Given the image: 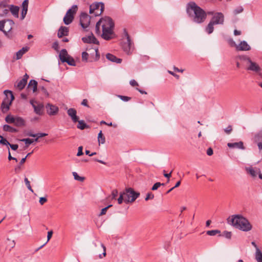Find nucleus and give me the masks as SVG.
<instances>
[{
  "mask_svg": "<svg viewBox=\"0 0 262 262\" xmlns=\"http://www.w3.org/2000/svg\"><path fill=\"white\" fill-rule=\"evenodd\" d=\"M124 197L125 193H124V191H123L120 193L119 197L117 199V202L119 204H121L123 201H124Z\"/></svg>",
  "mask_w": 262,
  "mask_h": 262,
  "instance_id": "nucleus-44",
  "label": "nucleus"
},
{
  "mask_svg": "<svg viewBox=\"0 0 262 262\" xmlns=\"http://www.w3.org/2000/svg\"><path fill=\"white\" fill-rule=\"evenodd\" d=\"M78 124L77 125V128L83 130L85 128H88L89 127V125H88L83 120H79L77 121Z\"/></svg>",
  "mask_w": 262,
  "mask_h": 262,
  "instance_id": "nucleus-34",
  "label": "nucleus"
},
{
  "mask_svg": "<svg viewBox=\"0 0 262 262\" xmlns=\"http://www.w3.org/2000/svg\"><path fill=\"white\" fill-rule=\"evenodd\" d=\"M30 104L33 106L35 113L39 115H42V110L43 108V105L41 103H39L37 105L34 104V101L33 100L30 101Z\"/></svg>",
  "mask_w": 262,
  "mask_h": 262,
  "instance_id": "nucleus-20",
  "label": "nucleus"
},
{
  "mask_svg": "<svg viewBox=\"0 0 262 262\" xmlns=\"http://www.w3.org/2000/svg\"><path fill=\"white\" fill-rule=\"evenodd\" d=\"M53 235V231H48V235H47V241L46 243H45L44 244H43L42 245H41V246H40L37 250L36 251H38L39 250V249H41L48 242V241L51 239L52 236Z\"/></svg>",
  "mask_w": 262,
  "mask_h": 262,
  "instance_id": "nucleus-43",
  "label": "nucleus"
},
{
  "mask_svg": "<svg viewBox=\"0 0 262 262\" xmlns=\"http://www.w3.org/2000/svg\"><path fill=\"white\" fill-rule=\"evenodd\" d=\"M29 50V48L28 47H23L21 49L19 50L16 53V59H20L23 55L27 52Z\"/></svg>",
  "mask_w": 262,
  "mask_h": 262,
  "instance_id": "nucleus-27",
  "label": "nucleus"
},
{
  "mask_svg": "<svg viewBox=\"0 0 262 262\" xmlns=\"http://www.w3.org/2000/svg\"><path fill=\"white\" fill-rule=\"evenodd\" d=\"M251 49L250 46L246 41H242L236 46L237 51H249Z\"/></svg>",
  "mask_w": 262,
  "mask_h": 262,
  "instance_id": "nucleus-22",
  "label": "nucleus"
},
{
  "mask_svg": "<svg viewBox=\"0 0 262 262\" xmlns=\"http://www.w3.org/2000/svg\"><path fill=\"white\" fill-rule=\"evenodd\" d=\"M70 55H68V52L66 49H62L59 55V59L62 62H64V60H66L68 56Z\"/></svg>",
  "mask_w": 262,
  "mask_h": 262,
  "instance_id": "nucleus-26",
  "label": "nucleus"
},
{
  "mask_svg": "<svg viewBox=\"0 0 262 262\" xmlns=\"http://www.w3.org/2000/svg\"><path fill=\"white\" fill-rule=\"evenodd\" d=\"M24 181H25L26 185L27 187L28 188V189L29 190H30L31 192H33V190L32 189V187L30 185V183L29 181L28 180V179L27 178H25Z\"/></svg>",
  "mask_w": 262,
  "mask_h": 262,
  "instance_id": "nucleus-48",
  "label": "nucleus"
},
{
  "mask_svg": "<svg viewBox=\"0 0 262 262\" xmlns=\"http://www.w3.org/2000/svg\"><path fill=\"white\" fill-rule=\"evenodd\" d=\"M74 17L72 15L68 14L66 13L64 17H63V22L65 25H68L72 23L74 19Z\"/></svg>",
  "mask_w": 262,
  "mask_h": 262,
  "instance_id": "nucleus-28",
  "label": "nucleus"
},
{
  "mask_svg": "<svg viewBox=\"0 0 262 262\" xmlns=\"http://www.w3.org/2000/svg\"><path fill=\"white\" fill-rule=\"evenodd\" d=\"M95 54V57L89 56V54L86 52H83L82 53V60L83 61L93 62L97 61L100 58L98 49L97 48L92 49V52L90 53L91 55Z\"/></svg>",
  "mask_w": 262,
  "mask_h": 262,
  "instance_id": "nucleus-7",
  "label": "nucleus"
},
{
  "mask_svg": "<svg viewBox=\"0 0 262 262\" xmlns=\"http://www.w3.org/2000/svg\"><path fill=\"white\" fill-rule=\"evenodd\" d=\"M162 185H164V183H161L160 182H157L152 186L151 188V190L154 191L158 189L159 187H160Z\"/></svg>",
  "mask_w": 262,
  "mask_h": 262,
  "instance_id": "nucleus-46",
  "label": "nucleus"
},
{
  "mask_svg": "<svg viewBox=\"0 0 262 262\" xmlns=\"http://www.w3.org/2000/svg\"><path fill=\"white\" fill-rule=\"evenodd\" d=\"M20 141L24 142L26 144L25 148H27L28 145L33 143L34 142V139H30V138H26L22 139L20 140Z\"/></svg>",
  "mask_w": 262,
  "mask_h": 262,
  "instance_id": "nucleus-38",
  "label": "nucleus"
},
{
  "mask_svg": "<svg viewBox=\"0 0 262 262\" xmlns=\"http://www.w3.org/2000/svg\"><path fill=\"white\" fill-rule=\"evenodd\" d=\"M239 58L242 60L246 61L247 62V64L249 62V60H251L250 57H249L248 56H246V55L241 56L239 57Z\"/></svg>",
  "mask_w": 262,
  "mask_h": 262,
  "instance_id": "nucleus-51",
  "label": "nucleus"
},
{
  "mask_svg": "<svg viewBox=\"0 0 262 262\" xmlns=\"http://www.w3.org/2000/svg\"><path fill=\"white\" fill-rule=\"evenodd\" d=\"M10 0H3L0 2V17H4L9 14V3Z\"/></svg>",
  "mask_w": 262,
  "mask_h": 262,
  "instance_id": "nucleus-10",
  "label": "nucleus"
},
{
  "mask_svg": "<svg viewBox=\"0 0 262 262\" xmlns=\"http://www.w3.org/2000/svg\"><path fill=\"white\" fill-rule=\"evenodd\" d=\"M29 78V75L27 74L23 76V78L19 81L16 82L15 86L19 90H22L26 86L27 80Z\"/></svg>",
  "mask_w": 262,
  "mask_h": 262,
  "instance_id": "nucleus-14",
  "label": "nucleus"
},
{
  "mask_svg": "<svg viewBox=\"0 0 262 262\" xmlns=\"http://www.w3.org/2000/svg\"><path fill=\"white\" fill-rule=\"evenodd\" d=\"M72 174L75 180L80 182H83L84 181V178L83 177L79 176L76 172H73Z\"/></svg>",
  "mask_w": 262,
  "mask_h": 262,
  "instance_id": "nucleus-41",
  "label": "nucleus"
},
{
  "mask_svg": "<svg viewBox=\"0 0 262 262\" xmlns=\"http://www.w3.org/2000/svg\"><path fill=\"white\" fill-rule=\"evenodd\" d=\"M172 171L171 170L169 173H166V171L165 170H163V175L165 177L167 178L168 179L167 180V183L169 181V178L171 176V173Z\"/></svg>",
  "mask_w": 262,
  "mask_h": 262,
  "instance_id": "nucleus-53",
  "label": "nucleus"
},
{
  "mask_svg": "<svg viewBox=\"0 0 262 262\" xmlns=\"http://www.w3.org/2000/svg\"><path fill=\"white\" fill-rule=\"evenodd\" d=\"M82 40L84 43H93L96 44V45L99 44V41L97 40V39L96 38V37L94 36L93 33H91V34L90 35L83 37L82 38Z\"/></svg>",
  "mask_w": 262,
  "mask_h": 262,
  "instance_id": "nucleus-18",
  "label": "nucleus"
},
{
  "mask_svg": "<svg viewBox=\"0 0 262 262\" xmlns=\"http://www.w3.org/2000/svg\"><path fill=\"white\" fill-rule=\"evenodd\" d=\"M52 47L55 51L58 52L59 51V44H58V41H56L54 42L52 44Z\"/></svg>",
  "mask_w": 262,
  "mask_h": 262,
  "instance_id": "nucleus-50",
  "label": "nucleus"
},
{
  "mask_svg": "<svg viewBox=\"0 0 262 262\" xmlns=\"http://www.w3.org/2000/svg\"><path fill=\"white\" fill-rule=\"evenodd\" d=\"M104 9L103 3L99 2L93 4L90 6V13H94L95 16H99L102 14Z\"/></svg>",
  "mask_w": 262,
  "mask_h": 262,
  "instance_id": "nucleus-8",
  "label": "nucleus"
},
{
  "mask_svg": "<svg viewBox=\"0 0 262 262\" xmlns=\"http://www.w3.org/2000/svg\"><path fill=\"white\" fill-rule=\"evenodd\" d=\"M0 144L9 145L10 144V143L7 141V140L6 138L2 137V139L0 140Z\"/></svg>",
  "mask_w": 262,
  "mask_h": 262,
  "instance_id": "nucleus-49",
  "label": "nucleus"
},
{
  "mask_svg": "<svg viewBox=\"0 0 262 262\" xmlns=\"http://www.w3.org/2000/svg\"><path fill=\"white\" fill-rule=\"evenodd\" d=\"M14 25L13 20L10 19L0 20V31H2L5 36L9 38H11L12 35L9 33L12 29Z\"/></svg>",
  "mask_w": 262,
  "mask_h": 262,
  "instance_id": "nucleus-5",
  "label": "nucleus"
},
{
  "mask_svg": "<svg viewBox=\"0 0 262 262\" xmlns=\"http://www.w3.org/2000/svg\"><path fill=\"white\" fill-rule=\"evenodd\" d=\"M29 0H24L21 4V11L20 19L23 20L25 18L28 9Z\"/></svg>",
  "mask_w": 262,
  "mask_h": 262,
  "instance_id": "nucleus-16",
  "label": "nucleus"
},
{
  "mask_svg": "<svg viewBox=\"0 0 262 262\" xmlns=\"http://www.w3.org/2000/svg\"><path fill=\"white\" fill-rule=\"evenodd\" d=\"M112 206V205H109L107 206L102 209L99 215L101 216V215L105 214L107 209Z\"/></svg>",
  "mask_w": 262,
  "mask_h": 262,
  "instance_id": "nucleus-47",
  "label": "nucleus"
},
{
  "mask_svg": "<svg viewBox=\"0 0 262 262\" xmlns=\"http://www.w3.org/2000/svg\"><path fill=\"white\" fill-rule=\"evenodd\" d=\"M213 154V149L211 147H209V148L207 149V155L210 156L212 155Z\"/></svg>",
  "mask_w": 262,
  "mask_h": 262,
  "instance_id": "nucleus-62",
  "label": "nucleus"
},
{
  "mask_svg": "<svg viewBox=\"0 0 262 262\" xmlns=\"http://www.w3.org/2000/svg\"><path fill=\"white\" fill-rule=\"evenodd\" d=\"M106 58L107 59L113 62L120 63L122 62V59L121 58H117L116 56L111 53L106 54Z\"/></svg>",
  "mask_w": 262,
  "mask_h": 262,
  "instance_id": "nucleus-24",
  "label": "nucleus"
},
{
  "mask_svg": "<svg viewBox=\"0 0 262 262\" xmlns=\"http://www.w3.org/2000/svg\"><path fill=\"white\" fill-rule=\"evenodd\" d=\"M64 60V62H67L69 65L70 66H76V63H75V60L74 59V58L69 56L68 57V58H67L66 60Z\"/></svg>",
  "mask_w": 262,
  "mask_h": 262,
  "instance_id": "nucleus-36",
  "label": "nucleus"
},
{
  "mask_svg": "<svg viewBox=\"0 0 262 262\" xmlns=\"http://www.w3.org/2000/svg\"><path fill=\"white\" fill-rule=\"evenodd\" d=\"M186 12L190 18L197 24L203 23L207 17V13L194 2L187 4Z\"/></svg>",
  "mask_w": 262,
  "mask_h": 262,
  "instance_id": "nucleus-2",
  "label": "nucleus"
},
{
  "mask_svg": "<svg viewBox=\"0 0 262 262\" xmlns=\"http://www.w3.org/2000/svg\"><path fill=\"white\" fill-rule=\"evenodd\" d=\"M82 150H83V147L82 146L78 147V152L77 153V156L79 157V156H81L83 155Z\"/></svg>",
  "mask_w": 262,
  "mask_h": 262,
  "instance_id": "nucleus-54",
  "label": "nucleus"
},
{
  "mask_svg": "<svg viewBox=\"0 0 262 262\" xmlns=\"http://www.w3.org/2000/svg\"><path fill=\"white\" fill-rule=\"evenodd\" d=\"M91 17L85 12H82L80 15V25L85 29L90 26Z\"/></svg>",
  "mask_w": 262,
  "mask_h": 262,
  "instance_id": "nucleus-9",
  "label": "nucleus"
},
{
  "mask_svg": "<svg viewBox=\"0 0 262 262\" xmlns=\"http://www.w3.org/2000/svg\"><path fill=\"white\" fill-rule=\"evenodd\" d=\"M210 21L214 25H223L224 16L221 12H216L213 15Z\"/></svg>",
  "mask_w": 262,
  "mask_h": 262,
  "instance_id": "nucleus-11",
  "label": "nucleus"
},
{
  "mask_svg": "<svg viewBox=\"0 0 262 262\" xmlns=\"http://www.w3.org/2000/svg\"><path fill=\"white\" fill-rule=\"evenodd\" d=\"M81 104L86 107H89V106L88 104V100L86 99H83L81 103Z\"/></svg>",
  "mask_w": 262,
  "mask_h": 262,
  "instance_id": "nucleus-63",
  "label": "nucleus"
},
{
  "mask_svg": "<svg viewBox=\"0 0 262 262\" xmlns=\"http://www.w3.org/2000/svg\"><path fill=\"white\" fill-rule=\"evenodd\" d=\"M78 10V7L76 5H74L72 6V7L69 9L66 13H68L70 15H72L73 17H74V15L76 13V12Z\"/></svg>",
  "mask_w": 262,
  "mask_h": 262,
  "instance_id": "nucleus-32",
  "label": "nucleus"
},
{
  "mask_svg": "<svg viewBox=\"0 0 262 262\" xmlns=\"http://www.w3.org/2000/svg\"><path fill=\"white\" fill-rule=\"evenodd\" d=\"M14 125L18 127L24 126L26 124L25 120L20 117H15Z\"/></svg>",
  "mask_w": 262,
  "mask_h": 262,
  "instance_id": "nucleus-25",
  "label": "nucleus"
},
{
  "mask_svg": "<svg viewBox=\"0 0 262 262\" xmlns=\"http://www.w3.org/2000/svg\"><path fill=\"white\" fill-rule=\"evenodd\" d=\"M19 10V6L9 4V13L10 12L14 17L18 18Z\"/></svg>",
  "mask_w": 262,
  "mask_h": 262,
  "instance_id": "nucleus-17",
  "label": "nucleus"
},
{
  "mask_svg": "<svg viewBox=\"0 0 262 262\" xmlns=\"http://www.w3.org/2000/svg\"><path fill=\"white\" fill-rule=\"evenodd\" d=\"M228 147L231 148H238L241 149H244L245 147L244 146L243 142L242 141H239L238 142H234V143H228L227 144Z\"/></svg>",
  "mask_w": 262,
  "mask_h": 262,
  "instance_id": "nucleus-23",
  "label": "nucleus"
},
{
  "mask_svg": "<svg viewBox=\"0 0 262 262\" xmlns=\"http://www.w3.org/2000/svg\"><path fill=\"white\" fill-rule=\"evenodd\" d=\"M247 64H248L246 68L247 71H252L256 73H258L261 71V69L259 65L257 63L252 61L251 60L249 61Z\"/></svg>",
  "mask_w": 262,
  "mask_h": 262,
  "instance_id": "nucleus-13",
  "label": "nucleus"
},
{
  "mask_svg": "<svg viewBox=\"0 0 262 262\" xmlns=\"http://www.w3.org/2000/svg\"><path fill=\"white\" fill-rule=\"evenodd\" d=\"M244 11V9L242 6H239L237 7L233 11V13L234 15H237L239 13H241L243 12Z\"/></svg>",
  "mask_w": 262,
  "mask_h": 262,
  "instance_id": "nucleus-45",
  "label": "nucleus"
},
{
  "mask_svg": "<svg viewBox=\"0 0 262 262\" xmlns=\"http://www.w3.org/2000/svg\"><path fill=\"white\" fill-rule=\"evenodd\" d=\"M67 114L71 117L74 123H76L78 121L79 117L77 116V111L75 108H70L68 109Z\"/></svg>",
  "mask_w": 262,
  "mask_h": 262,
  "instance_id": "nucleus-19",
  "label": "nucleus"
},
{
  "mask_svg": "<svg viewBox=\"0 0 262 262\" xmlns=\"http://www.w3.org/2000/svg\"><path fill=\"white\" fill-rule=\"evenodd\" d=\"M229 43L231 46L235 47L236 48L237 45L232 39L229 40Z\"/></svg>",
  "mask_w": 262,
  "mask_h": 262,
  "instance_id": "nucleus-64",
  "label": "nucleus"
},
{
  "mask_svg": "<svg viewBox=\"0 0 262 262\" xmlns=\"http://www.w3.org/2000/svg\"><path fill=\"white\" fill-rule=\"evenodd\" d=\"M130 84L133 86L138 85L137 82L135 80H131L129 82Z\"/></svg>",
  "mask_w": 262,
  "mask_h": 262,
  "instance_id": "nucleus-61",
  "label": "nucleus"
},
{
  "mask_svg": "<svg viewBox=\"0 0 262 262\" xmlns=\"http://www.w3.org/2000/svg\"><path fill=\"white\" fill-rule=\"evenodd\" d=\"M118 192L117 189H114L112 192V199H116V198L118 195Z\"/></svg>",
  "mask_w": 262,
  "mask_h": 262,
  "instance_id": "nucleus-55",
  "label": "nucleus"
},
{
  "mask_svg": "<svg viewBox=\"0 0 262 262\" xmlns=\"http://www.w3.org/2000/svg\"><path fill=\"white\" fill-rule=\"evenodd\" d=\"M47 113L50 116L55 115L58 112V107L54 105L48 103L46 105Z\"/></svg>",
  "mask_w": 262,
  "mask_h": 262,
  "instance_id": "nucleus-15",
  "label": "nucleus"
},
{
  "mask_svg": "<svg viewBox=\"0 0 262 262\" xmlns=\"http://www.w3.org/2000/svg\"><path fill=\"white\" fill-rule=\"evenodd\" d=\"M4 93L6 97L2 102L1 108L3 113H6L10 109V106L14 99V96L10 90H5Z\"/></svg>",
  "mask_w": 262,
  "mask_h": 262,
  "instance_id": "nucleus-4",
  "label": "nucleus"
},
{
  "mask_svg": "<svg viewBox=\"0 0 262 262\" xmlns=\"http://www.w3.org/2000/svg\"><path fill=\"white\" fill-rule=\"evenodd\" d=\"M98 141L99 144H103L105 142V137L103 136L101 130L98 134Z\"/></svg>",
  "mask_w": 262,
  "mask_h": 262,
  "instance_id": "nucleus-35",
  "label": "nucleus"
},
{
  "mask_svg": "<svg viewBox=\"0 0 262 262\" xmlns=\"http://www.w3.org/2000/svg\"><path fill=\"white\" fill-rule=\"evenodd\" d=\"M123 34H124V35L126 37V40H128V41H129L130 39H131L127 31V30L125 28L123 29Z\"/></svg>",
  "mask_w": 262,
  "mask_h": 262,
  "instance_id": "nucleus-59",
  "label": "nucleus"
},
{
  "mask_svg": "<svg viewBox=\"0 0 262 262\" xmlns=\"http://www.w3.org/2000/svg\"><path fill=\"white\" fill-rule=\"evenodd\" d=\"M32 86V90L33 92H35L37 89V82L34 79H31L28 85V89H31Z\"/></svg>",
  "mask_w": 262,
  "mask_h": 262,
  "instance_id": "nucleus-29",
  "label": "nucleus"
},
{
  "mask_svg": "<svg viewBox=\"0 0 262 262\" xmlns=\"http://www.w3.org/2000/svg\"><path fill=\"white\" fill-rule=\"evenodd\" d=\"M114 27L115 24L112 18L107 16L102 17L96 24V33L100 35L104 40H110L114 37Z\"/></svg>",
  "mask_w": 262,
  "mask_h": 262,
  "instance_id": "nucleus-1",
  "label": "nucleus"
},
{
  "mask_svg": "<svg viewBox=\"0 0 262 262\" xmlns=\"http://www.w3.org/2000/svg\"><path fill=\"white\" fill-rule=\"evenodd\" d=\"M154 198V195L151 192H149L147 194L145 200L146 201H148L149 199H152Z\"/></svg>",
  "mask_w": 262,
  "mask_h": 262,
  "instance_id": "nucleus-58",
  "label": "nucleus"
},
{
  "mask_svg": "<svg viewBox=\"0 0 262 262\" xmlns=\"http://www.w3.org/2000/svg\"><path fill=\"white\" fill-rule=\"evenodd\" d=\"M69 30L67 27L61 26L58 29L57 32V36L59 38H62L63 36H68L69 35Z\"/></svg>",
  "mask_w": 262,
  "mask_h": 262,
  "instance_id": "nucleus-21",
  "label": "nucleus"
},
{
  "mask_svg": "<svg viewBox=\"0 0 262 262\" xmlns=\"http://www.w3.org/2000/svg\"><path fill=\"white\" fill-rule=\"evenodd\" d=\"M119 98H120L122 101H128L131 99V97L128 96H125L122 95H118Z\"/></svg>",
  "mask_w": 262,
  "mask_h": 262,
  "instance_id": "nucleus-52",
  "label": "nucleus"
},
{
  "mask_svg": "<svg viewBox=\"0 0 262 262\" xmlns=\"http://www.w3.org/2000/svg\"><path fill=\"white\" fill-rule=\"evenodd\" d=\"M255 259L257 262H262V252L258 247H256Z\"/></svg>",
  "mask_w": 262,
  "mask_h": 262,
  "instance_id": "nucleus-30",
  "label": "nucleus"
},
{
  "mask_svg": "<svg viewBox=\"0 0 262 262\" xmlns=\"http://www.w3.org/2000/svg\"><path fill=\"white\" fill-rule=\"evenodd\" d=\"M9 145L10 146V148L13 150H17L18 147V145L17 144H11L10 143Z\"/></svg>",
  "mask_w": 262,
  "mask_h": 262,
  "instance_id": "nucleus-60",
  "label": "nucleus"
},
{
  "mask_svg": "<svg viewBox=\"0 0 262 262\" xmlns=\"http://www.w3.org/2000/svg\"><path fill=\"white\" fill-rule=\"evenodd\" d=\"M3 130L5 132H8L12 133H16L18 132V130L16 128L7 124H5L3 126Z\"/></svg>",
  "mask_w": 262,
  "mask_h": 262,
  "instance_id": "nucleus-31",
  "label": "nucleus"
},
{
  "mask_svg": "<svg viewBox=\"0 0 262 262\" xmlns=\"http://www.w3.org/2000/svg\"><path fill=\"white\" fill-rule=\"evenodd\" d=\"M207 235L210 236H214L217 234H220L221 231L219 230H208L206 232Z\"/></svg>",
  "mask_w": 262,
  "mask_h": 262,
  "instance_id": "nucleus-40",
  "label": "nucleus"
},
{
  "mask_svg": "<svg viewBox=\"0 0 262 262\" xmlns=\"http://www.w3.org/2000/svg\"><path fill=\"white\" fill-rule=\"evenodd\" d=\"M122 48L124 52L127 55L132 53L134 50V44L131 39L129 41L126 40V41L123 42L122 43Z\"/></svg>",
  "mask_w": 262,
  "mask_h": 262,
  "instance_id": "nucleus-12",
  "label": "nucleus"
},
{
  "mask_svg": "<svg viewBox=\"0 0 262 262\" xmlns=\"http://www.w3.org/2000/svg\"><path fill=\"white\" fill-rule=\"evenodd\" d=\"M219 236H224L227 239H230L231 238L232 233H231V232L225 231H224L223 234L220 233L219 235Z\"/></svg>",
  "mask_w": 262,
  "mask_h": 262,
  "instance_id": "nucleus-39",
  "label": "nucleus"
},
{
  "mask_svg": "<svg viewBox=\"0 0 262 262\" xmlns=\"http://www.w3.org/2000/svg\"><path fill=\"white\" fill-rule=\"evenodd\" d=\"M15 117L11 115H8L5 118V121L8 123H14L15 122Z\"/></svg>",
  "mask_w": 262,
  "mask_h": 262,
  "instance_id": "nucleus-37",
  "label": "nucleus"
},
{
  "mask_svg": "<svg viewBox=\"0 0 262 262\" xmlns=\"http://www.w3.org/2000/svg\"><path fill=\"white\" fill-rule=\"evenodd\" d=\"M47 201V199L46 197H41L39 198V202L40 205H43Z\"/></svg>",
  "mask_w": 262,
  "mask_h": 262,
  "instance_id": "nucleus-56",
  "label": "nucleus"
},
{
  "mask_svg": "<svg viewBox=\"0 0 262 262\" xmlns=\"http://www.w3.org/2000/svg\"><path fill=\"white\" fill-rule=\"evenodd\" d=\"M214 24H213L212 22L210 21L208 25L206 26L205 28L206 32L208 34H210L212 33L213 32L214 30V27L213 26Z\"/></svg>",
  "mask_w": 262,
  "mask_h": 262,
  "instance_id": "nucleus-33",
  "label": "nucleus"
},
{
  "mask_svg": "<svg viewBox=\"0 0 262 262\" xmlns=\"http://www.w3.org/2000/svg\"><path fill=\"white\" fill-rule=\"evenodd\" d=\"M232 130V128L231 125H228V127L224 129L225 132L227 134H230Z\"/></svg>",
  "mask_w": 262,
  "mask_h": 262,
  "instance_id": "nucleus-57",
  "label": "nucleus"
},
{
  "mask_svg": "<svg viewBox=\"0 0 262 262\" xmlns=\"http://www.w3.org/2000/svg\"><path fill=\"white\" fill-rule=\"evenodd\" d=\"M228 222L235 228L243 231L247 232L250 231L252 226L246 217L239 214L233 215L228 219Z\"/></svg>",
  "mask_w": 262,
  "mask_h": 262,
  "instance_id": "nucleus-3",
  "label": "nucleus"
},
{
  "mask_svg": "<svg viewBox=\"0 0 262 262\" xmlns=\"http://www.w3.org/2000/svg\"><path fill=\"white\" fill-rule=\"evenodd\" d=\"M246 171L253 177L256 176V172L252 167L246 168Z\"/></svg>",
  "mask_w": 262,
  "mask_h": 262,
  "instance_id": "nucleus-42",
  "label": "nucleus"
},
{
  "mask_svg": "<svg viewBox=\"0 0 262 262\" xmlns=\"http://www.w3.org/2000/svg\"><path fill=\"white\" fill-rule=\"evenodd\" d=\"M125 193L124 202L126 204L134 202L139 196L140 193L135 191L132 188H127L124 191Z\"/></svg>",
  "mask_w": 262,
  "mask_h": 262,
  "instance_id": "nucleus-6",
  "label": "nucleus"
}]
</instances>
